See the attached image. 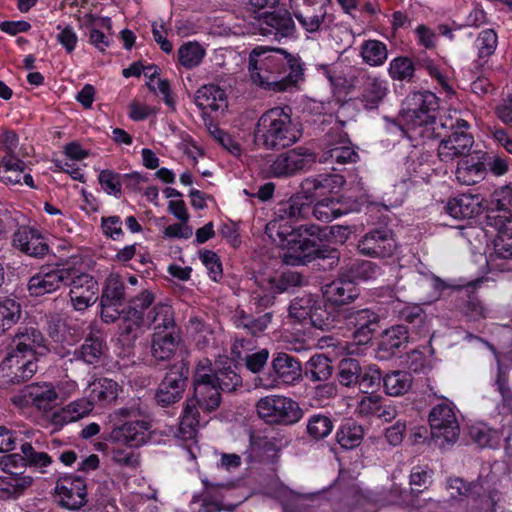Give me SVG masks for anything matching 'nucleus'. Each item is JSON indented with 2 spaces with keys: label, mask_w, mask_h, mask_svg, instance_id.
Returning a JSON list of instances; mask_svg holds the SVG:
<instances>
[{
  "label": "nucleus",
  "mask_w": 512,
  "mask_h": 512,
  "mask_svg": "<svg viewBox=\"0 0 512 512\" xmlns=\"http://www.w3.org/2000/svg\"><path fill=\"white\" fill-rule=\"evenodd\" d=\"M89 400L101 406L112 404L118 397L121 390L118 383L112 379L99 378L89 384Z\"/></svg>",
  "instance_id": "c9c22d12"
},
{
  "label": "nucleus",
  "mask_w": 512,
  "mask_h": 512,
  "mask_svg": "<svg viewBox=\"0 0 512 512\" xmlns=\"http://www.w3.org/2000/svg\"><path fill=\"white\" fill-rule=\"evenodd\" d=\"M272 368L277 379L285 384H295L302 379V366L298 359L279 352L272 360Z\"/></svg>",
  "instance_id": "2f4dec72"
},
{
  "label": "nucleus",
  "mask_w": 512,
  "mask_h": 512,
  "mask_svg": "<svg viewBox=\"0 0 512 512\" xmlns=\"http://www.w3.org/2000/svg\"><path fill=\"white\" fill-rule=\"evenodd\" d=\"M407 108L403 113L405 122L412 128H423L420 135L427 138L441 137L436 122L439 108L438 98L430 91L414 92L406 98Z\"/></svg>",
  "instance_id": "7ed1b4c3"
},
{
  "label": "nucleus",
  "mask_w": 512,
  "mask_h": 512,
  "mask_svg": "<svg viewBox=\"0 0 512 512\" xmlns=\"http://www.w3.org/2000/svg\"><path fill=\"white\" fill-rule=\"evenodd\" d=\"M21 317L20 304L11 298L0 301V336L14 326Z\"/></svg>",
  "instance_id": "864d4df0"
},
{
  "label": "nucleus",
  "mask_w": 512,
  "mask_h": 512,
  "mask_svg": "<svg viewBox=\"0 0 512 512\" xmlns=\"http://www.w3.org/2000/svg\"><path fill=\"white\" fill-rule=\"evenodd\" d=\"M92 401L88 398L77 399L53 414V422L63 425L80 420L93 410Z\"/></svg>",
  "instance_id": "a19ab883"
},
{
  "label": "nucleus",
  "mask_w": 512,
  "mask_h": 512,
  "mask_svg": "<svg viewBox=\"0 0 512 512\" xmlns=\"http://www.w3.org/2000/svg\"><path fill=\"white\" fill-rule=\"evenodd\" d=\"M122 323L120 325L121 335L126 336L128 340H134L139 337L142 327L145 324V317L135 316L126 309L121 310Z\"/></svg>",
  "instance_id": "bf43d9fd"
},
{
  "label": "nucleus",
  "mask_w": 512,
  "mask_h": 512,
  "mask_svg": "<svg viewBox=\"0 0 512 512\" xmlns=\"http://www.w3.org/2000/svg\"><path fill=\"white\" fill-rule=\"evenodd\" d=\"M20 449L22 457L27 462L34 454L44 447V436L39 430L26 429L21 432Z\"/></svg>",
  "instance_id": "6e6d98bb"
},
{
  "label": "nucleus",
  "mask_w": 512,
  "mask_h": 512,
  "mask_svg": "<svg viewBox=\"0 0 512 512\" xmlns=\"http://www.w3.org/2000/svg\"><path fill=\"white\" fill-rule=\"evenodd\" d=\"M70 300L75 310L84 311L97 300L98 283L93 276L81 273L70 277Z\"/></svg>",
  "instance_id": "aec40b11"
},
{
  "label": "nucleus",
  "mask_w": 512,
  "mask_h": 512,
  "mask_svg": "<svg viewBox=\"0 0 512 512\" xmlns=\"http://www.w3.org/2000/svg\"><path fill=\"white\" fill-rule=\"evenodd\" d=\"M333 428L334 422L329 415L316 413L308 418L306 433L312 440L320 441L328 437Z\"/></svg>",
  "instance_id": "09e8293b"
},
{
  "label": "nucleus",
  "mask_w": 512,
  "mask_h": 512,
  "mask_svg": "<svg viewBox=\"0 0 512 512\" xmlns=\"http://www.w3.org/2000/svg\"><path fill=\"white\" fill-rule=\"evenodd\" d=\"M199 412L195 404L188 402L179 423L178 437L184 441L195 440L199 427Z\"/></svg>",
  "instance_id": "de8ad7c7"
},
{
  "label": "nucleus",
  "mask_w": 512,
  "mask_h": 512,
  "mask_svg": "<svg viewBox=\"0 0 512 512\" xmlns=\"http://www.w3.org/2000/svg\"><path fill=\"white\" fill-rule=\"evenodd\" d=\"M315 302L312 295L295 298L289 306V316L300 323L309 320Z\"/></svg>",
  "instance_id": "680f3d73"
},
{
  "label": "nucleus",
  "mask_w": 512,
  "mask_h": 512,
  "mask_svg": "<svg viewBox=\"0 0 512 512\" xmlns=\"http://www.w3.org/2000/svg\"><path fill=\"white\" fill-rule=\"evenodd\" d=\"M152 425L146 420L125 422L112 429L109 440L114 443L138 448L148 443L152 438Z\"/></svg>",
  "instance_id": "dca6fc26"
},
{
  "label": "nucleus",
  "mask_w": 512,
  "mask_h": 512,
  "mask_svg": "<svg viewBox=\"0 0 512 512\" xmlns=\"http://www.w3.org/2000/svg\"><path fill=\"white\" fill-rule=\"evenodd\" d=\"M364 436V429L356 422L343 424L336 433V440L344 449H353L359 446Z\"/></svg>",
  "instance_id": "8fccbe9b"
},
{
  "label": "nucleus",
  "mask_w": 512,
  "mask_h": 512,
  "mask_svg": "<svg viewBox=\"0 0 512 512\" xmlns=\"http://www.w3.org/2000/svg\"><path fill=\"white\" fill-rule=\"evenodd\" d=\"M261 53H264V47L259 46L254 48L249 54V71L250 76L257 86L265 90L273 92H284L288 91L287 82L280 80V75H276V72H271L268 68H264L260 64L263 61Z\"/></svg>",
  "instance_id": "a211bd4d"
},
{
  "label": "nucleus",
  "mask_w": 512,
  "mask_h": 512,
  "mask_svg": "<svg viewBox=\"0 0 512 512\" xmlns=\"http://www.w3.org/2000/svg\"><path fill=\"white\" fill-rule=\"evenodd\" d=\"M205 56V50L197 42H188L178 49V59L180 64L191 69L198 66Z\"/></svg>",
  "instance_id": "4d7b16f0"
},
{
  "label": "nucleus",
  "mask_w": 512,
  "mask_h": 512,
  "mask_svg": "<svg viewBox=\"0 0 512 512\" xmlns=\"http://www.w3.org/2000/svg\"><path fill=\"white\" fill-rule=\"evenodd\" d=\"M381 380L383 381V377L380 369L371 365L364 369L361 368L357 385L363 393L370 394V392L372 393L375 389L380 387Z\"/></svg>",
  "instance_id": "e2e57ef3"
},
{
  "label": "nucleus",
  "mask_w": 512,
  "mask_h": 512,
  "mask_svg": "<svg viewBox=\"0 0 512 512\" xmlns=\"http://www.w3.org/2000/svg\"><path fill=\"white\" fill-rule=\"evenodd\" d=\"M258 31L260 35L276 41L292 36L295 32V23L291 12L279 10L264 13L258 19Z\"/></svg>",
  "instance_id": "f3484780"
},
{
  "label": "nucleus",
  "mask_w": 512,
  "mask_h": 512,
  "mask_svg": "<svg viewBox=\"0 0 512 512\" xmlns=\"http://www.w3.org/2000/svg\"><path fill=\"white\" fill-rule=\"evenodd\" d=\"M320 253L321 251L314 240L293 237L290 247L283 256V261L288 265L306 264L320 257Z\"/></svg>",
  "instance_id": "cd10ccee"
},
{
  "label": "nucleus",
  "mask_w": 512,
  "mask_h": 512,
  "mask_svg": "<svg viewBox=\"0 0 512 512\" xmlns=\"http://www.w3.org/2000/svg\"><path fill=\"white\" fill-rule=\"evenodd\" d=\"M470 436L482 448L497 446L500 438L498 431L486 425L472 426L470 428Z\"/></svg>",
  "instance_id": "0e129e2a"
},
{
  "label": "nucleus",
  "mask_w": 512,
  "mask_h": 512,
  "mask_svg": "<svg viewBox=\"0 0 512 512\" xmlns=\"http://www.w3.org/2000/svg\"><path fill=\"white\" fill-rule=\"evenodd\" d=\"M413 376L402 370H395L383 376V387L387 395L398 397L406 394L412 386Z\"/></svg>",
  "instance_id": "49530a36"
},
{
  "label": "nucleus",
  "mask_w": 512,
  "mask_h": 512,
  "mask_svg": "<svg viewBox=\"0 0 512 512\" xmlns=\"http://www.w3.org/2000/svg\"><path fill=\"white\" fill-rule=\"evenodd\" d=\"M273 318V312H266L258 317H254L243 309H237L233 316V322L237 328H242L247 333L257 336L269 327Z\"/></svg>",
  "instance_id": "e433bc0d"
},
{
  "label": "nucleus",
  "mask_w": 512,
  "mask_h": 512,
  "mask_svg": "<svg viewBox=\"0 0 512 512\" xmlns=\"http://www.w3.org/2000/svg\"><path fill=\"white\" fill-rule=\"evenodd\" d=\"M181 342L180 331L151 336V356L156 364L168 363L175 356Z\"/></svg>",
  "instance_id": "c85d7f7f"
},
{
  "label": "nucleus",
  "mask_w": 512,
  "mask_h": 512,
  "mask_svg": "<svg viewBox=\"0 0 512 512\" xmlns=\"http://www.w3.org/2000/svg\"><path fill=\"white\" fill-rule=\"evenodd\" d=\"M351 85L359 89L358 101L367 111L378 109L388 93L384 80L364 69H356Z\"/></svg>",
  "instance_id": "9d476101"
},
{
  "label": "nucleus",
  "mask_w": 512,
  "mask_h": 512,
  "mask_svg": "<svg viewBox=\"0 0 512 512\" xmlns=\"http://www.w3.org/2000/svg\"><path fill=\"white\" fill-rule=\"evenodd\" d=\"M124 300V283L118 275H110L106 280V285L100 299L102 320L106 323H111L119 319Z\"/></svg>",
  "instance_id": "2eb2a0df"
},
{
  "label": "nucleus",
  "mask_w": 512,
  "mask_h": 512,
  "mask_svg": "<svg viewBox=\"0 0 512 512\" xmlns=\"http://www.w3.org/2000/svg\"><path fill=\"white\" fill-rule=\"evenodd\" d=\"M145 324L153 329V334L179 332L175 312L168 303L154 304L146 313Z\"/></svg>",
  "instance_id": "393cba45"
},
{
  "label": "nucleus",
  "mask_w": 512,
  "mask_h": 512,
  "mask_svg": "<svg viewBox=\"0 0 512 512\" xmlns=\"http://www.w3.org/2000/svg\"><path fill=\"white\" fill-rule=\"evenodd\" d=\"M441 128L451 130V134L443 138L438 145L437 154L442 162H452L456 158H465L470 155L474 145V138L468 132L470 125L461 118L453 121L451 115L445 122L440 123Z\"/></svg>",
  "instance_id": "39448f33"
},
{
  "label": "nucleus",
  "mask_w": 512,
  "mask_h": 512,
  "mask_svg": "<svg viewBox=\"0 0 512 512\" xmlns=\"http://www.w3.org/2000/svg\"><path fill=\"white\" fill-rule=\"evenodd\" d=\"M45 343L43 334L37 328H18L0 365V372L8 378L9 383L20 384L33 377L38 369L34 355L47 351Z\"/></svg>",
  "instance_id": "f257e3e1"
},
{
  "label": "nucleus",
  "mask_w": 512,
  "mask_h": 512,
  "mask_svg": "<svg viewBox=\"0 0 512 512\" xmlns=\"http://www.w3.org/2000/svg\"><path fill=\"white\" fill-rule=\"evenodd\" d=\"M449 488L455 490L457 495L464 497H480L484 493L482 482L478 479L472 482H465L462 478L456 477L449 480Z\"/></svg>",
  "instance_id": "338daca9"
},
{
  "label": "nucleus",
  "mask_w": 512,
  "mask_h": 512,
  "mask_svg": "<svg viewBox=\"0 0 512 512\" xmlns=\"http://www.w3.org/2000/svg\"><path fill=\"white\" fill-rule=\"evenodd\" d=\"M18 136L12 130H5L0 136V177L7 184L16 185L20 182L21 173L26 165L19 159Z\"/></svg>",
  "instance_id": "1a4fd4ad"
},
{
  "label": "nucleus",
  "mask_w": 512,
  "mask_h": 512,
  "mask_svg": "<svg viewBox=\"0 0 512 512\" xmlns=\"http://www.w3.org/2000/svg\"><path fill=\"white\" fill-rule=\"evenodd\" d=\"M103 353V342L96 337H89L85 339L80 349H76L72 353V358L69 360H82L87 364H95L99 361Z\"/></svg>",
  "instance_id": "603ef678"
},
{
  "label": "nucleus",
  "mask_w": 512,
  "mask_h": 512,
  "mask_svg": "<svg viewBox=\"0 0 512 512\" xmlns=\"http://www.w3.org/2000/svg\"><path fill=\"white\" fill-rule=\"evenodd\" d=\"M256 410L260 418L270 423L291 425L303 417V410L296 401L280 395L259 399Z\"/></svg>",
  "instance_id": "0eeeda50"
},
{
  "label": "nucleus",
  "mask_w": 512,
  "mask_h": 512,
  "mask_svg": "<svg viewBox=\"0 0 512 512\" xmlns=\"http://www.w3.org/2000/svg\"><path fill=\"white\" fill-rule=\"evenodd\" d=\"M483 209V198L479 194H461L450 199L446 212L454 219H471L478 216Z\"/></svg>",
  "instance_id": "bb28decb"
},
{
  "label": "nucleus",
  "mask_w": 512,
  "mask_h": 512,
  "mask_svg": "<svg viewBox=\"0 0 512 512\" xmlns=\"http://www.w3.org/2000/svg\"><path fill=\"white\" fill-rule=\"evenodd\" d=\"M194 103L204 112L224 111L228 106L225 91L214 84L200 87L194 95Z\"/></svg>",
  "instance_id": "7c9ffc66"
},
{
  "label": "nucleus",
  "mask_w": 512,
  "mask_h": 512,
  "mask_svg": "<svg viewBox=\"0 0 512 512\" xmlns=\"http://www.w3.org/2000/svg\"><path fill=\"white\" fill-rule=\"evenodd\" d=\"M336 205L337 203L333 200H322L317 202L314 207L311 208L310 212H312L317 220L330 222L342 215L341 210L337 208Z\"/></svg>",
  "instance_id": "774afa93"
},
{
  "label": "nucleus",
  "mask_w": 512,
  "mask_h": 512,
  "mask_svg": "<svg viewBox=\"0 0 512 512\" xmlns=\"http://www.w3.org/2000/svg\"><path fill=\"white\" fill-rule=\"evenodd\" d=\"M220 391L214 381L194 385V397L197 405L207 412L216 410L221 403Z\"/></svg>",
  "instance_id": "37998d69"
},
{
  "label": "nucleus",
  "mask_w": 512,
  "mask_h": 512,
  "mask_svg": "<svg viewBox=\"0 0 512 512\" xmlns=\"http://www.w3.org/2000/svg\"><path fill=\"white\" fill-rule=\"evenodd\" d=\"M32 483L33 478L31 476L13 471L5 472V475L0 476V499L18 498Z\"/></svg>",
  "instance_id": "473e14b6"
},
{
  "label": "nucleus",
  "mask_w": 512,
  "mask_h": 512,
  "mask_svg": "<svg viewBox=\"0 0 512 512\" xmlns=\"http://www.w3.org/2000/svg\"><path fill=\"white\" fill-rule=\"evenodd\" d=\"M311 207L305 201L304 197L297 194L288 200L281 201L275 208V219L269 224L272 228L278 227V231L282 230V221H286L289 226L305 219L310 213ZM290 230V227L287 228Z\"/></svg>",
  "instance_id": "4be33fe9"
},
{
  "label": "nucleus",
  "mask_w": 512,
  "mask_h": 512,
  "mask_svg": "<svg viewBox=\"0 0 512 512\" xmlns=\"http://www.w3.org/2000/svg\"><path fill=\"white\" fill-rule=\"evenodd\" d=\"M237 367L229 359L216 362L214 383L221 391L232 392L241 386L242 378L236 371Z\"/></svg>",
  "instance_id": "4c0bfd02"
},
{
  "label": "nucleus",
  "mask_w": 512,
  "mask_h": 512,
  "mask_svg": "<svg viewBox=\"0 0 512 512\" xmlns=\"http://www.w3.org/2000/svg\"><path fill=\"white\" fill-rule=\"evenodd\" d=\"M359 295L352 280L336 279L323 288V297L330 305L341 306L348 304Z\"/></svg>",
  "instance_id": "c756f323"
},
{
  "label": "nucleus",
  "mask_w": 512,
  "mask_h": 512,
  "mask_svg": "<svg viewBox=\"0 0 512 512\" xmlns=\"http://www.w3.org/2000/svg\"><path fill=\"white\" fill-rule=\"evenodd\" d=\"M358 250L362 255L372 258L391 257L397 243L390 229L379 228L367 232L358 242Z\"/></svg>",
  "instance_id": "4468645a"
},
{
  "label": "nucleus",
  "mask_w": 512,
  "mask_h": 512,
  "mask_svg": "<svg viewBox=\"0 0 512 512\" xmlns=\"http://www.w3.org/2000/svg\"><path fill=\"white\" fill-rule=\"evenodd\" d=\"M263 61L260 64L271 72L280 75V80L287 82L288 89H292L303 79V68L300 59L281 48L264 47L261 53Z\"/></svg>",
  "instance_id": "6e6552de"
},
{
  "label": "nucleus",
  "mask_w": 512,
  "mask_h": 512,
  "mask_svg": "<svg viewBox=\"0 0 512 512\" xmlns=\"http://www.w3.org/2000/svg\"><path fill=\"white\" fill-rule=\"evenodd\" d=\"M189 368L183 361L173 364L159 384L155 399L162 407L178 402L185 391Z\"/></svg>",
  "instance_id": "f8f14e48"
},
{
  "label": "nucleus",
  "mask_w": 512,
  "mask_h": 512,
  "mask_svg": "<svg viewBox=\"0 0 512 512\" xmlns=\"http://www.w3.org/2000/svg\"><path fill=\"white\" fill-rule=\"evenodd\" d=\"M257 286L266 292L280 294L303 285V276L296 271H287L278 275L276 273H259L255 277Z\"/></svg>",
  "instance_id": "5701e85b"
},
{
  "label": "nucleus",
  "mask_w": 512,
  "mask_h": 512,
  "mask_svg": "<svg viewBox=\"0 0 512 512\" xmlns=\"http://www.w3.org/2000/svg\"><path fill=\"white\" fill-rule=\"evenodd\" d=\"M316 162V154L298 146L277 154L271 160L268 174L273 178H290L309 170Z\"/></svg>",
  "instance_id": "423d86ee"
},
{
  "label": "nucleus",
  "mask_w": 512,
  "mask_h": 512,
  "mask_svg": "<svg viewBox=\"0 0 512 512\" xmlns=\"http://www.w3.org/2000/svg\"><path fill=\"white\" fill-rule=\"evenodd\" d=\"M55 492L59 496V503L69 510H78L86 502V483L77 476H67L56 482Z\"/></svg>",
  "instance_id": "6ab92c4d"
},
{
  "label": "nucleus",
  "mask_w": 512,
  "mask_h": 512,
  "mask_svg": "<svg viewBox=\"0 0 512 512\" xmlns=\"http://www.w3.org/2000/svg\"><path fill=\"white\" fill-rule=\"evenodd\" d=\"M26 401L39 410H50L58 395L51 383L31 384L24 390Z\"/></svg>",
  "instance_id": "f704fd0d"
},
{
  "label": "nucleus",
  "mask_w": 512,
  "mask_h": 512,
  "mask_svg": "<svg viewBox=\"0 0 512 512\" xmlns=\"http://www.w3.org/2000/svg\"><path fill=\"white\" fill-rule=\"evenodd\" d=\"M426 313L419 306L406 307L401 311V319L417 333H426Z\"/></svg>",
  "instance_id": "052dcab7"
},
{
  "label": "nucleus",
  "mask_w": 512,
  "mask_h": 512,
  "mask_svg": "<svg viewBox=\"0 0 512 512\" xmlns=\"http://www.w3.org/2000/svg\"><path fill=\"white\" fill-rule=\"evenodd\" d=\"M455 176L462 185H475L481 182L486 176L485 163L473 157L461 159L456 167Z\"/></svg>",
  "instance_id": "72a5a7b5"
},
{
  "label": "nucleus",
  "mask_w": 512,
  "mask_h": 512,
  "mask_svg": "<svg viewBox=\"0 0 512 512\" xmlns=\"http://www.w3.org/2000/svg\"><path fill=\"white\" fill-rule=\"evenodd\" d=\"M70 279V271L64 268H42L28 281V291L31 296L39 297L58 290Z\"/></svg>",
  "instance_id": "412c9836"
},
{
  "label": "nucleus",
  "mask_w": 512,
  "mask_h": 512,
  "mask_svg": "<svg viewBox=\"0 0 512 512\" xmlns=\"http://www.w3.org/2000/svg\"><path fill=\"white\" fill-rule=\"evenodd\" d=\"M187 331L196 346L200 349H204L214 344L215 331L213 327L199 316H192L189 318Z\"/></svg>",
  "instance_id": "c03bdc74"
},
{
  "label": "nucleus",
  "mask_w": 512,
  "mask_h": 512,
  "mask_svg": "<svg viewBox=\"0 0 512 512\" xmlns=\"http://www.w3.org/2000/svg\"><path fill=\"white\" fill-rule=\"evenodd\" d=\"M409 341L408 327L401 324L386 329L380 341V349L390 354H395L405 349Z\"/></svg>",
  "instance_id": "a18cd8bd"
},
{
  "label": "nucleus",
  "mask_w": 512,
  "mask_h": 512,
  "mask_svg": "<svg viewBox=\"0 0 512 512\" xmlns=\"http://www.w3.org/2000/svg\"><path fill=\"white\" fill-rule=\"evenodd\" d=\"M428 421L433 438L455 443L459 438L460 426L451 402H442L432 407Z\"/></svg>",
  "instance_id": "9b49d317"
},
{
  "label": "nucleus",
  "mask_w": 512,
  "mask_h": 512,
  "mask_svg": "<svg viewBox=\"0 0 512 512\" xmlns=\"http://www.w3.org/2000/svg\"><path fill=\"white\" fill-rule=\"evenodd\" d=\"M341 319L360 343H367L380 327V316L370 308H349L341 312Z\"/></svg>",
  "instance_id": "ddd939ff"
},
{
  "label": "nucleus",
  "mask_w": 512,
  "mask_h": 512,
  "mask_svg": "<svg viewBox=\"0 0 512 512\" xmlns=\"http://www.w3.org/2000/svg\"><path fill=\"white\" fill-rule=\"evenodd\" d=\"M13 245L21 252L36 258L45 256L49 251L48 243L41 232L29 226L20 227L14 233Z\"/></svg>",
  "instance_id": "b1692460"
},
{
  "label": "nucleus",
  "mask_w": 512,
  "mask_h": 512,
  "mask_svg": "<svg viewBox=\"0 0 512 512\" xmlns=\"http://www.w3.org/2000/svg\"><path fill=\"white\" fill-rule=\"evenodd\" d=\"M333 306L316 301L309 318L310 324L321 331L334 329L340 321L341 312Z\"/></svg>",
  "instance_id": "58836bf2"
},
{
  "label": "nucleus",
  "mask_w": 512,
  "mask_h": 512,
  "mask_svg": "<svg viewBox=\"0 0 512 512\" xmlns=\"http://www.w3.org/2000/svg\"><path fill=\"white\" fill-rule=\"evenodd\" d=\"M498 45V37L493 29L481 31L476 39L479 59H486L494 54Z\"/></svg>",
  "instance_id": "69168bd1"
},
{
  "label": "nucleus",
  "mask_w": 512,
  "mask_h": 512,
  "mask_svg": "<svg viewBox=\"0 0 512 512\" xmlns=\"http://www.w3.org/2000/svg\"><path fill=\"white\" fill-rule=\"evenodd\" d=\"M361 364L355 358H343L340 360L337 369V379L344 387H355L360 377Z\"/></svg>",
  "instance_id": "3c124183"
},
{
  "label": "nucleus",
  "mask_w": 512,
  "mask_h": 512,
  "mask_svg": "<svg viewBox=\"0 0 512 512\" xmlns=\"http://www.w3.org/2000/svg\"><path fill=\"white\" fill-rule=\"evenodd\" d=\"M359 158L358 153L354 149L351 141L345 137H339L337 141H328L320 161L331 163L337 166L356 163ZM333 170L339 167L332 166Z\"/></svg>",
  "instance_id": "a878e982"
},
{
  "label": "nucleus",
  "mask_w": 512,
  "mask_h": 512,
  "mask_svg": "<svg viewBox=\"0 0 512 512\" xmlns=\"http://www.w3.org/2000/svg\"><path fill=\"white\" fill-rule=\"evenodd\" d=\"M345 179L338 174H325L318 175L317 177H309L302 181V190L307 194L306 197L312 196L314 193L321 191L324 193L334 192L336 189L343 186Z\"/></svg>",
  "instance_id": "ea45409f"
},
{
  "label": "nucleus",
  "mask_w": 512,
  "mask_h": 512,
  "mask_svg": "<svg viewBox=\"0 0 512 512\" xmlns=\"http://www.w3.org/2000/svg\"><path fill=\"white\" fill-rule=\"evenodd\" d=\"M301 137V125L292 118L289 106L268 109L259 117L254 129L255 145L266 151L286 149Z\"/></svg>",
  "instance_id": "f03ea898"
},
{
  "label": "nucleus",
  "mask_w": 512,
  "mask_h": 512,
  "mask_svg": "<svg viewBox=\"0 0 512 512\" xmlns=\"http://www.w3.org/2000/svg\"><path fill=\"white\" fill-rule=\"evenodd\" d=\"M361 56L370 66H380L388 57L387 47L381 41L367 40L361 46Z\"/></svg>",
  "instance_id": "5fc2aeb1"
},
{
  "label": "nucleus",
  "mask_w": 512,
  "mask_h": 512,
  "mask_svg": "<svg viewBox=\"0 0 512 512\" xmlns=\"http://www.w3.org/2000/svg\"><path fill=\"white\" fill-rule=\"evenodd\" d=\"M415 66L407 57L394 58L389 65L388 73L393 80L410 82L414 77Z\"/></svg>",
  "instance_id": "13d9d810"
},
{
  "label": "nucleus",
  "mask_w": 512,
  "mask_h": 512,
  "mask_svg": "<svg viewBox=\"0 0 512 512\" xmlns=\"http://www.w3.org/2000/svg\"><path fill=\"white\" fill-rule=\"evenodd\" d=\"M331 0H289V9L308 33L328 31L337 26Z\"/></svg>",
  "instance_id": "20e7f679"
},
{
  "label": "nucleus",
  "mask_w": 512,
  "mask_h": 512,
  "mask_svg": "<svg viewBox=\"0 0 512 512\" xmlns=\"http://www.w3.org/2000/svg\"><path fill=\"white\" fill-rule=\"evenodd\" d=\"M333 371L331 360L324 354H316L306 362L304 375L312 382H325L332 377Z\"/></svg>",
  "instance_id": "79ce46f5"
}]
</instances>
